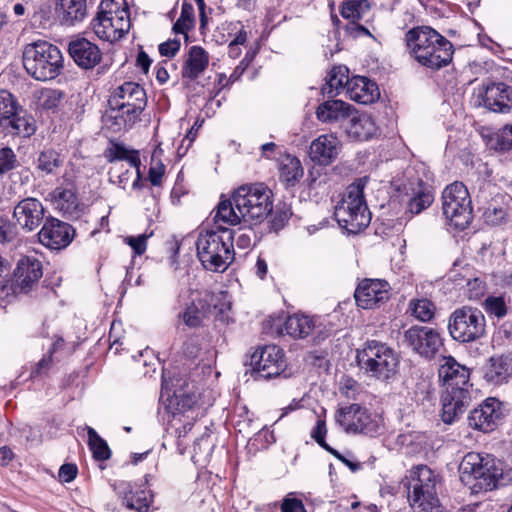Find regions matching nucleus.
I'll return each instance as SVG.
<instances>
[{
  "label": "nucleus",
  "mask_w": 512,
  "mask_h": 512,
  "mask_svg": "<svg viewBox=\"0 0 512 512\" xmlns=\"http://www.w3.org/2000/svg\"><path fill=\"white\" fill-rule=\"evenodd\" d=\"M272 211V193L261 183L238 187L230 199L221 200L213 217L214 224L253 225L261 223Z\"/></svg>",
  "instance_id": "f257e3e1"
},
{
  "label": "nucleus",
  "mask_w": 512,
  "mask_h": 512,
  "mask_svg": "<svg viewBox=\"0 0 512 512\" xmlns=\"http://www.w3.org/2000/svg\"><path fill=\"white\" fill-rule=\"evenodd\" d=\"M405 43L410 57L425 68L439 70L452 61V43L430 26L408 30Z\"/></svg>",
  "instance_id": "f03ea898"
},
{
  "label": "nucleus",
  "mask_w": 512,
  "mask_h": 512,
  "mask_svg": "<svg viewBox=\"0 0 512 512\" xmlns=\"http://www.w3.org/2000/svg\"><path fill=\"white\" fill-rule=\"evenodd\" d=\"M461 480L471 487L474 493L487 492L505 485L509 473L504 464L491 455L467 453L459 466Z\"/></svg>",
  "instance_id": "7ed1b4c3"
},
{
  "label": "nucleus",
  "mask_w": 512,
  "mask_h": 512,
  "mask_svg": "<svg viewBox=\"0 0 512 512\" xmlns=\"http://www.w3.org/2000/svg\"><path fill=\"white\" fill-rule=\"evenodd\" d=\"M222 222L215 228L200 233L196 242L197 256L202 266L209 271L223 273L234 260L235 231L223 227Z\"/></svg>",
  "instance_id": "20e7f679"
},
{
  "label": "nucleus",
  "mask_w": 512,
  "mask_h": 512,
  "mask_svg": "<svg viewBox=\"0 0 512 512\" xmlns=\"http://www.w3.org/2000/svg\"><path fill=\"white\" fill-rule=\"evenodd\" d=\"M436 483V475L426 465L412 468L401 481L414 512H440Z\"/></svg>",
  "instance_id": "39448f33"
},
{
  "label": "nucleus",
  "mask_w": 512,
  "mask_h": 512,
  "mask_svg": "<svg viewBox=\"0 0 512 512\" xmlns=\"http://www.w3.org/2000/svg\"><path fill=\"white\" fill-rule=\"evenodd\" d=\"M23 66L35 80L55 79L63 69V56L60 49L47 41L27 44L23 50Z\"/></svg>",
  "instance_id": "423d86ee"
},
{
  "label": "nucleus",
  "mask_w": 512,
  "mask_h": 512,
  "mask_svg": "<svg viewBox=\"0 0 512 512\" xmlns=\"http://www.w3.org/2000/svg\"><path fill=\"white\" fill-rule=\"evenodd\" d=\"M367 180L359 179L348 188L345 197L335 207L334 216L340 227L348 233L357 234L371 221V214L364 200Z\"/></svg>",
  "instance_id": "0eeeda50"
},
{
  "label": "nucleus",
  "mask_w": 512,
  "mask_h": 512,
  "mask_svg": "<svg viewBox=\"0 0 512 512\" xmlns=\"http://www.w3.org/2000/svg\"><path fill=\"white\" fill-rule=\"evenodd\" d=\"M90 28L103 41L116 42L130 29V14L125 0H103Z\"/></svg>",
  "instance_id": "6e6552de"
},
{
  "label": "nucleus",
  "mask_w": 512,
  "mask_h": 512,
  "mask_svg": "<svg viewBox=\"0 0 512 512\" xmlns=\"http://www.w3.org/2000/svg\"><path fill=\"white\" fill-rule=\"evenodd\" d=\"M108 102L118 129H128L144 110L146 93L138 83L125 82L113 91Z\"/></svg>",
  "instance_id": "1a4fd4ad"
},
{
  "label": "nucleus",
  "mask_w": 512,
  "mask_h": 512,
  "mask_svg": "<svg viewBox=\"0 0 512 512\" xmlns=\"http://www.w3.org/2000/svg\"><path fill=\"white\" fill-rule=\"evenodd\" d=\"M357 363L361 370L379 380H388L397 371L399 360L395 351L386 343L369 340L357 352Z\"/></svg>",
  "instance_id": "9d476101"
},
{
  "label": "nucleus",
  "mask_w": 512,
  "mask_h": 512,
  "mask_svg": "<svg viewBox=\"0 0 512 512\" xmlns=\"http://www.w3.org/2000/svg\"><path fill=\"white\" fill-rule=\"evenodd\" d=\"M448 331L453 340L466 344L479 340L486 333L483 312L472 306L455 309L448 321Z\"/></svg>",
  "instance_id": "9b49d317"
},
{
  "label": "nucleus",
  "mask_w": 512,
  "mask_h": 512,
  "mask_svg": "<svg viewBox=\"0 0 512 512\" xmlns=\"http://www.w3.org/2000/svg\"><path fill=\"white\" fill-rule=\"evenodd\" d=\"M442 213L449 225L465 229L472 220L471 198L467 187L455 181L442 192Z\"/></svg>",
  "instance_id": "f8f14e48"
},
{
  "label": "nucleus",
  "mask_w": 512,
  "mask_h": 512,
  "mask_svg": "<svg viewBox=\"0 0 512 512\" xmlns=\"http://www.w3.org/2000/svg\"><path fill=\"white\" fill-rule=\"evenodd\" d=\"M0 129L6 135L30 137L36 131L32 117L8 91L0 92Z\"/></svg>",
  "instance_id": "ddd939ff"
},
{
  "label": "nucleus",
  "mask_w": 512,
  "mask_h": 512,
  "mask_svg": "<svg viewBox=\"0 0 512 512\" xmlns=\"http://www.w3.org/2000/svg\"><path fill=\"white\" fill-rule=\"evenodd\" d=\"M335 420L346 433L374 436L381 429L379 418L356 403L339 408Z\"/></svg>",
  "instance_id": "4468645a"
},
{
  "label": "nucleus",
  "mask_w": 512,
  "mask_h": 512,
  "mask_svg": "<svg viewBox=\"0 0 512 512\" xmlns=\"http://www.w3.org/2000/svg\"><path fill=\"white\" fill-rule=\"evenodd\" d=\"M403 342L425 359H432L443 346L440 333L428 326H412L404 332Z\"/></svg>",
  "instance_id": "2eb2a0df"
},
{
  "label": "nucleus",
  "mask_w": 512,
  "mask_h": 512,
  "mask_svg": "<svg viewBox=\"0 0 512 512\" xmlns=\"http://www.w3.org/2000/svg\"><path fill=\"white\" fill-rule=\"evenodd\" d=\"M252 370L265 379L281 375L286 369L283 350L276 345H265L250 357Z\"/></svg>",
  "instance_id": "dca6fc26"
},
{
  "label": "nucleus",
  "mask_w": 512,
  "mask_h": 512,
  "mask_svg": "<svg viewBox=\"0 0 512 512\" xmlns=\"http://www.w3.org/2000/svg\"><path fill=\"white\" fill-rule=\"evenodd\" d=\"M43 276V266L34 256L20 258L13 273L12 293L26 294L35 289Z\"/></svg>",
  "instance_id": "f3484780"
},
{
  "label": "nucleus",
  "mask_w": 512,
  "mask_h": 512,
  "mask_svg": "<svg viewBox=\"0 0 512 512\" xmlns=\"http://www.w3.org/2000/svg\"><path fill=\"white\" fill-rule=\"evenodd\" d=\"M391 296V286L386 280L364 279L354 293L358 307L362 309H376L386 303Z\"/></svg>",
  "instance_id": "a211bd4d"
},
{
  "label": "nucleus",
  "mask_w": 512,
  "mask_h": 512,
  "mask_svg": "<svg viewBox=\"0 0 512 512\" xmlns=\"http://www.w3.org/2000/svg\"><path fill=\"white\" fill-rule=\"evenodd\" d=\"M74 234L75 230L70 224L54 217H47L38 232V240L49 249L60 250L72 242Z\"/></svg>",
  "instance_id": "6ab92c4d"
},
{
  "label": "nucleus",
  "mask_w": 512,
  "mask_h": 512,
  "mask_svg": "<svg viewBox=\"0 0 512 512\" xmlns=\"http://www.w3.org/2000/svg\"><path fill=\"white\" fill-rule=\"evenodd\" d=\"M503 417V404L497 398L489 397L468 415V425L482 432L492 431Z\"/></svg>",
  "instance_id": "aec40b11"
},
{
  "label": "nucleus",
  "mask_w": 512,
  "mask_h": 512,
  "mask_svg": "<svg viewBox=\"0 0 512 512\" xmlns=\"http://www.w3.org/2000/svg\"><path fill=\"white\" fill-rule=\"evenodd\" d=\"M45 213L46 210L40 200L27 197L14 207L13 217L23 230L32 232L45 222Z\"/></svg>",
  "instance_id": "412c9836"
},
{
  "label": "nucleus",
  "mask_w": 512,
  "mask_h": 512,
  "mask_svg": "<svg viewBox=\"0 0 512 512\" xmlns=\"http://www.w3.org/2000/svg\"><path fill=\"white\" fill-rule=\"evenodd\" d=\"M325 325L317 316L296 313L287 317L283 329L287 335L294 339H305L316 334L317 337L326 335Z\"/></svg>",
  "instance_id": "4be33fe9"
},
{
  "label": "nucleus",
  "mask_w": 512,
  "mask_h": 512,
  "mask_svg": "<svg viewBox=\"0 0 512 512\" xmlns=\"http://www.w3.org/2000/svg\"><path fill=\"white\" fill-rule=\"evenodd\" d=\"M439 379L446 390L469 389L471 384L469 369L458 363L452 356H444L440 360L438 369Z\"/></svg>",
  "instance_id": "5701e85b"
},
{
  "label": "nucleus",
  "mask_w": 512,
  "mask_h": 512,
  "mask_svg": "<svg viewBox=\"0 0 512 512\" xmlns=\"http://www.w3.org/2000/svg\"><path fill=\"white\" fill-rule=\"evenodd\" d=\"M68 53L75 64L85 70L94 68L102 59L100 48L92 41L80 36L70 40Z\"/></svg>",
  "instance_id": "b1692460"
},
{
  "label": "nucleus",
  "mask_w": 512,
  "mask_h": 512,
  "mask_svg": "<svg viewBox=\"0 0 512 512\" xmlns=\"http://www.w3.org/2000/svg\"><path fill=\"white\" fill-rule=\"evenodd\" d=\"M480 97L487 109L505 113L512 106V87L503 82H493L483 88Z\"/></svg>",
  "instance_id": "393cba45"
},
{
  "label": "nucleus",
  "mask_w": 512,
  "mask_h": 512,
  "mask_svg": "<svg viewBox=\"0 0 512 512\" xmlns=\"http://www.w3.org/2000/svg\"><path fill=\"white\" fill-rule=\"evenodd\" d=\"M469 389L446 390L442 396L441 418L445 424H452L459 419L470 404Z\"/></svg>",
  "instance_id": "a878e982"
},
{
  "label": "nucleus",
  "mask_w": 512,
  "mask_h": 512,
  "mask_svg": "<svg viewBox=\"0 0 512 512\" xmlns=\"http://www.w3.org/2000/svg\"><path fill=\"white\" fill-rule=\"evenodd\" d=\"M483 378L492 385L508 383L512 378V353L491 356L484 366Z\"/></svg>",
  "instance_id": "bb28decb"
},
{
  "label": "nucleus",
  "mask_w": 512,
  "mask_h": 512,
  "mask_svg": "<svg viewBox=\"0 0 512 512\" xmlns=\"http://www.w3.org/2000/svg\"><path fill=\"white\" fill-rule=\"evenodd\" d=\"M340 149L341 144L336 136L324 134L312 141L309 155L313 162L319 165H329L337 158Z\"/></svg>",
  "instance_id": "cd10ccee"
},
{
  "label": "nucleus",
  "mask_w": 512,
  "mask_h": 512,
  "mask_svg": "<svg viewBox=\"0 0 512 512\" xmlns=\"http://www.w3.org/2000/svg\"><path fill=\"white\" fill-rule=\"evenodd\" d=\"M116 494L122 498L123 504L130 510L148 512L152 502L145 491H134L131 482L115 481L112 485Z\"/></svg>",
  "instance_id": "c85d7f7f"
},
{
  "label": "nucleus",
  "mask_w": 512,
  "mask_h": 512,
  "mask_svg": "<svg viewBox=\"0 0 512 512\" xmlns=\"http://www.w3.org/2000/svg\"><path fill=\"white\" fill-rule=\"evenodd\" d=\"M353 109L354 106L342 100H326L317 107L316 117L322 123H340L343 127Z\"/></svg>",
  "instance_id": "c756f323"
},
{
  "label": "nucleus",
  "mask_w": 512,
  "mask_h": 512,
  "mask_svg": "<svg viewBox=\"0 0 512 512\" xmlns=\"http://www.w3.org/2000/svg\"><path fill=\"white\" fill-rule=\"evenodd\" d=\"M342 128L355 141H366L376 133L374 120L367 114H359L355 108Z\"/></svg>",
  "instance_id": "7c9ffc66"
},
{
  "label": "nucleus",
  "mask_w": 512,
  "mask_h": 512,
  "mask_svg": "<svg viewBox=\"0 0 512 512\" xmlns=\"http://www.w3.org/2000/svg\"><path fill=\"white\" fill-rule=\"evenodd\" d=\"M346 94L351 100L365 105L375 102L380 96L377 84L363 76L350 79Z\"/></svg>",
  "instance_id": "2f4dec72"
},
{
  "label": "nucleus",
  "mask_w": 512,
  "mask_h": 512,
  "mask_svg": "<svg viewBox=\"0 0 512 512\" xmlns=\"http://www.w3.org/2000/svg\"><path fill=\"white\" fill-rule=\"evenodd\" d=\"M208 64L209 55L207 51L200 46H192L182 66V77L193 81L206 70Z\"/></svg>",
  "instance_id": "473e14b6"
},
{
  "label": "nucleus",
  "mask_w": 512,
  "mask_h": 512,
  "mask_svg": "<svg viewBox=\"0 0 512 512\" xmlns=\"http://www.w3.org/2000/svg\"><path fill=\"white\" fill-rule=\"evenodd\" d=\"M106 157L109 162H118V161H126L129 164L130 168H134L136 170V179L134 180L132 186L136 188L138 186V182L140 180V158L137 151H131L127 149L122 144H113L108 150Z\"/></svg>",
  "instance_id": "72a5a7b5"
},
{
  "label": "nucleus",
  "mask_w": 512,
  "mask_h": 512,
  "mask_svg": "<svg viewBox=\"0 0 512 512\" xmlns=\"http://www.w3.org/2000/svg\"><path fill=\"white\" fill-rule=\"evenodd\" d=\"M434 201L431 188L422 181H418L417 188L412 190V195L407 203V211L412 215H418L426 210Z\"/></svg>",
  "instance_id": "f704fd0d"
},
{
  "label": "nucleus",
  "mask_w": 512,
  "mask_h": 512,
  "mask_svg": "<svg viewBox=\"0 0 512 512\" xmlns=\"http://www.w3.org/2000/svg\"><path fill=\"white\" fill-rule=\"evenodd\" d=\"M349 70L345 66L333 67L328 73L326 84L322 91L328 96H336L339 91L344 88H348V82H350L348 76Z\"/></svg>",
  "instance_id": "c9c22d12"
},
{
  "label": "nucleus",
  "mask_w": 512,
  "mask_h": 512,
  "mask_svg": "<svg viewBox=\"0 0 512 512\" xmlns=\"http://www.w3.org/2000/svg\"><path fill=\"white\" fill-rule=\"evenodd\" d=\"M304 174L300 160L291 155H286L280 163V179L287 185L294 186Z\"/></svg>",
  "instance_id": "e433bc0d"
},
{
  "label": "nucleus",
  "mask_w": 512,
  "mask_h": 512,
  "mask_svg": "<svg viewBox=\"0 0 512 512\" xmlns=\"http://www.w3.org/2000/svg\"><path fill=\"white\" fill-rule=\"evenodd\" d=\"M63 16L62 22L65 25H74L86 16V0H62Z\"/></svg>",
  "instance_id": "4c0bfd02"
},
{
  "label": "nucleus",
  "mask_w": 512,
  "mask_h": 512,
  "mask_svg": "<svg viewBox=\"0 0 512 512\" xmlns=\"http://www.w3.org/2000/svg\"><path fill=\"white\" fill-rule=\"evenodd\" d=\"M370 10L368 0H346L342 4L341 15L353 23L361 20Z\"/></svg>",
  "instance_id": "58836bf2"
},
{
  "label": "nucleus",
  "mask_w": 512,
  "mask_h": 512,
  "mask_svg": "<svg viewBox=\"0 0 512 512\" xmlns=\"http://www.w3.org/2000/svg\"><path fill=\"white\" fill-rule=\"evenodd\" d=\"M87 434L88 446L92 452L93 458L98 461L108 460L111 456V450L107 442L91 427L87 428Z\"/></svg>",
  "instance_id": "ea45409f"
},
{
  "label": "nucleus",
  "mask_w": 512,
  "mask_h": 512,
  "mask_svg": "<svg viewBox=\"0 0 512 512\" xmlns=\"http://www.w3.org/2000/svg\"><path fill=\"white\" fill-rule=\"evenodd\" d=\"M505 198H507L506 195L498 194L487 203V206L484 208V217L487 222L497 225L505 219L507 210L505 207L500 205L504 202Z\"/></svg>",
  "instance_id": "a19ab883"
},
{
  "label": "nucleus",
  "mask_w": 512,
  "mask_h": 512,
  "mask_svg": "<svg viewBox=\"0 0 512 512\" xmlns=\"http://www.w3.org/2000/svg\"><path fill=\"white\" fill-rule=\"evenodd\" d=\"M206 316L207 311L204 309L202 300L192 302L181 315L185 325L191 328L199 327Z\"/></svg>",
  "instance_id": "79ce46f5"
},
{
  "label": "nucleus",
  "mask_w": 512,
  "mask_h": 512,
  "mask_svg": "<svg viewBox=\"0 0 512 512\" xmlns=\"http://www.w3.org/2000/svg\"><path fill=\"white\" fill-rule=\"evenodd\" d=\"M194 25V8L192 4L184 2L181 8L180 17L173 25V31L175 33H181L185 35V38H188V31L192 29Z\"/></svg>",
  "instance_id": "37998d69"
},
{
  "label": "nucleus",
  "mask_w": 512,
  "mask_h": 512,
  "mask_svg": "<svg viewBox=\"0 0 512 512\" xmlns=\"http://www.w3.org/2000/svg\"><path fill=\"white\" fill-rule=\"evenodd\" d=\"M411 314L422 322L430 321L435 314V306L428 299L412 300L409 304Z\"/></svg>",
  "instance_id": "c03bdc74"
},
{
  "label": "nucleus",
  "mask_w": 512,
  "mask_h": 512,
  "mask_svg": "<svg viewBox=\"0 0 512 512\" xmlns=\"http://www.w3.org/2000/svg\"><path fill=\"white\" fill-rule=\"evenodd\" d=\"M56 203L65 214L72 215L77 211L78 199L76 193L71 189L57 191Z\"/></svg>",
  "instance_id": "a18cd8bd"
},
{
  "label": "nucleus",
  "mask_w": 512,
  "mask_h": 512,
  "mask_svg": "<svg viewBox=\"0 0 512 512\" xmlns=\"http://www.w3.org/2000/svg\"><path fill=\"white\" fill-rule=\"evenodd\" d=\"M485 311L498 319L507 315L508 307L504 296H488L483 303Z\"/></svg>",
  "instance_id": "49530a36"
},
{
  "label": "nucleus",
  "mask_w": 512,
  "mask_h": 512,
  "mask_svg": "<svg viewBox=\"0 0 512 512\" xmlns=\"http://www.w3.org/2000/svg\"><path fill=\"white\" fill-rule=\"evenodd\" d=\"M327 434V428L325 420L318 419L315 427L311 431V437L326 451L332 454L334 457L338 456V451L329 446L325 441V436Z\"/></svg>",
  "instance_id": "de8ad7c7"
},
{
  "label": "nucleus",
  "mask_w": 512,
  "mask_h": 512,
  "mask_svg": "<svg viewBox=\"0 0 512 512\" xmlns=\"http://www.w3.org/2000/svg\"><path fill=\"white\" fill-rule=\"evenodd\" d=\"M60 166L59 155L53 151H44L38 157V168L49 174Z\"/></svg>",
  "instance_id": "09e8293b"
},
{
  "label": "nucleus",
  "mask_w": 512,
  "mask_h": 512,
  "mask_svg": "<svg viewBox=\"0 0 512 512\" xmlns=\"http://www.w3.org/2000/svg\"><path fill=\"white\" fill-rule=\"evenodd\" d=\"M64 99V93L58 89H44L41 91V105L44 109L51 110L60 105Z\"/></svg>",
  "instance_id": "8fccbe9b"
},
{
  "label": "nucleus",
  "mask_w": 512,
  "mask_h": 512,
  "mask_svg": "<svg viewBox=\"0 0 512 512\" xmlns=\"http://www.w3.org/2000/svg\"><path fill=\"white\" fill-rule=\"evenodd\" d=\"M18 165L17 157L10 147L0 149V174H6Z\"/></svg>",
  "instance_id": "3c124183"
},
{
  "label": "nucleus",
  "mask_w": 512,
  "mask_h": 512,
  "mask_svg": "<svg viewBox=\"0 0 512 512\" xmlns=\"http://www.w3.org/2000/svg\"><path fill=\"white\" fill-rule=\"evenodd\" d=\"M110 175L114 183H117L122 189H125L132 176V171L129 168H125L123 164L115 163L110 169Z\"/></svg>",
  "instance_id": "603ef678"
},
{
  "label": "nucleus",
  "mask_w": 512,
  "mask_h": 512,
  "mask_svg": "<svg viewBox=\"0 0 512 512\" xmlns=\"http://www.w3.org/2000/svg\"><path fill=\"white\" fill-rule=\"evenodd\" d=\"M509 127H512V124L505 125L500 132L495 137V148L500 151H510L512 150V131H510Z\"/></svg>",
  "instance_id": "864d4df0"
},
{
  "label": "nucleus",
  "mask_w": 512,
  "mask_h": 512,
  "mask_svg": "<svg viewBox=\"0 0 512 512\" xmlns=\"http://www.w3.org/2000/svg\"><path fill=\"white\" fill-rule=\"evenodd\" d=\"M147 239L148 236L145 234L138 236H127L124 238V243L132 248L135 255H142L145 253L147 248Z\"/></svg>",
  "instance_id": "5fc2aeb1"
},
{
  "label": "nucleus",
  "mask_w": 512,
  "mask_h": 512,
  "mask_svg": "<svg viewBox=\"0 0 512 512\" xmlns=\"http://www.w3.org/2000/svg\"><path fill=\"white\" fill-rule=\"evenodd\" d=\"M16 236V228L9 219L0 217V243H9Z\"/></svg>",
  "instance_id": "6e6d98bb"
},
{
  "label": "nucleus",
  "mask_w": 512,
  "mask_h": 512,
  "mask_svg": "<svg viewBox=\"0 0 512 512\" xmlns=\"http://www.w3.org/2000/svg\"><path fill=\"white\" fill-rule=\"evenodd\" d=\"M281 512H307L301 499L288 494L281 503Z\"/></svg>",
  "instance_id": "4d7b16f0"
},
{
  "label": "nucleus",
  "mask_w": 512,
  "mask_h": 512,
  "mask_svg": "<svg viewBox=\"0 0 512 512\" xmlns=\"http://www.w3.org/2000/svg\"><path fill=\"white\" fill-rule=\"evenodd\" d=\"M77 466L75 464H64L60 467L58 476L62 482L69 483L77 476Z\"/></svg>",
  "instance_id": "13d9d810"
},
{
  "label": "nucleus",
  "mask_w": 512,
  "mask_h": 512,
  "mask_svg": "<svg viewBox=\"0 0 512 512\" xmlns=\"http://www.w3.org/2000/svg\"><path fill=\"white\" fill-rule=\"evenodd\" d=\"M180 46L179 40H168L159 45V52L162 56L173 57L179 51Z\"/></svg>",
  "instance_id": "bf43d9fd"
},
{
  "label": "nucleus",
  "mask_w": 512,
  "mask_h": 512,
  "mask_svg": "<svg viewBox=\"0 0 512 512\" xmlns=\"http://www.w3.org/2000/svg\"><path fill=\"white\" fill-rule=\"evenodd\" d=\"M165 166L161 162H157L153 164L149 169V180L152 185L158 186L161 183L162 177L164 175Z\"/></svg>",
  "instance_id": "052dcab7"
},
{
  "label": "nucleus",
  "mask_w": 512,
  "mask_h": 512,
  "mask_svg": "<svg viewBox=\"0 0 512 512\" xmlns=\"http://www.w3.org/2000/svg\"><path fill=\"white\" fill-rule=\"evenodd\" d=\"M252 234L253 232L251 229L246 232L239 233L236 238V246L242 250L250 248L252 245Z\"/></svg>",
  "instance_id": "680f3d73"
},
{
  "label": "nucleus",
  "mask_w": 512,
  "mask_h": 512,
  "mask_svg": "<svg viewBox=\"0 0 512 512\" xmlns=\"http://www.w3.org/2000/svg\"><path fill=\"white\" fill-rule=\"evenodd\" d=\"M290 214L287 211H279L273 215L271 225L274 230L281 229L289 220Z\"/></svg>",
  "instance_id": "e2e57ef3"
},
{
  "label": "nucleus",
  "mask_w": 512,
  "mask_h": 512,
  "mask_svg": "<svg viewBox=\"0 0 512 512\" xmlns=\"http://www.w3.org/2000/svg\"><path fill=\"white\" fill-rule=\"evenodd\" d=\"M136 62L137 66L140 67L144 73L148 72L151 65V59L144 51L139 52Z\"/></svg>",
  "instance_id": "0e129e2a"
},
{
  "label": "nucleus",
  "mask_w": 512,
  "mask_h": 512,
  "mask_svg": "<svg viewBox=\"0 0 512 512\" xmlns=\"http://www.w3.org/2000/svg\"><path fill=\"white\" fill-rule=\"evenodd\" d=\"M268 272V265L265 259L258 257L255 265V273L260 279H264Z\"/></svg>",
  "instance_id": "69168bd1"
},
{
  "label": "nucleus",
  "mask_w": 512,
  "mask_h": 512,
  "mask_svg": "<svg viewBox=\"0 0 512 512\" xmlns=\"http://www.w3.org/2000/svg\"><path fill=\"white\" fill-rule=\"evenodd\" d=\"M192 427H193V423L188 422V423L184 424L181 428L176 429V434H177V438H178V441H177L178 446H181L184 444L182 441V438H184L187 435V433L189 431H191Z\"/></svg>",
  "instance_id": "338daca9"
},
{
  "label": "nucleus",
  "mask_w": 512,
  "mask_h": 512,
  "mask_svg": "<svg viewBox=\"0 0 512 512\" xmlns=\"http://www.w3.org/2000/svg\"><path fill=\"white\" fill-rule=\"evenodd\" d=\"M13 458V452L10 448L3 446L0 448V465H7Z\"/></svg>",
  "instance_id": "774afa93"
}]
</instances>
